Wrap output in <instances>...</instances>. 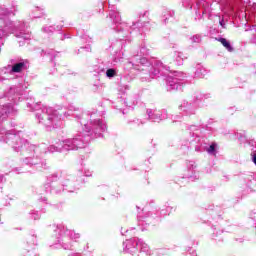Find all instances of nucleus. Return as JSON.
I'll list each match as a JSON object with an SVG mask.
<instances>
[{"mask_svg":"<svg viewBox=\"0 0 256 256\" xmlns=\"http://www.w3.org/2000/svg\"><path fill=\"white\" fill-rule=\"evenodd\" d=\"M252 161H253V163H255L256 164V154L254 153V154H252Z\"/></svg>","mask_w":256,"mask_h":256,"instance_id":"obj_36","label":"nucleus"},{"mask_svg":"<svg viewBox=\"0 0 256 256\" xmlns=\"http://www.w3.org/2000/svg\"><path fill=\"white\" fill-rule=\"evenodd\" d=\"M24 163L26 165H31V167H36V169H45L47 167V162L45 160H41L39 157L28 156L24 159Z\"/></svg>","mask_w":256,"mask_h":256,"instance_id":"obj_12","label":"nucleus"},{"mask_svg":"<svg viewBox=\"0 0 256 256\" xmlns=\"http://www.w3.org/2000/svg\"><path fill=\"white\" fill-rule=\"evenodd\" d=\"M13 113V106L11 104H6L0 107V121L9 117V114Z\"/></svg>","mask_w":256,"mask_h":256,"instance_id":"obj_14","label":"nucleus"},{"mask_svg":"<svg viewBox=\"0 0 256 256\" xmlns=\"http://www.w3.org/2000/svg\"><path fill=\"white\" fill-rule=\"evenodd\" d=\"M247 186L252 189V191L256 190V178L251 177V179H249V183L247 184Z\"/></svg>","mask_w":256,"mask_h":256,"instance_id":"obj_21","label":"nucleus"},{"mask_svg":"<svg viewBox=\"0 0 256 256\" xmlns=\"http://www.w3.org/2000/svg\"><path fill=\"white\" fill-rule=\"evenodd\" d=\"M54 29H55V28H53L52 26H49V27H45V28H44V31H45L46 33H49V32H53Z\"/></svg>","mask_w":256,"mask_h":256,"instance_id":"obj_32","label":"nucleus"},{"mask_svg":"<svg viewBox=\"0 0 256 256\" xmlns=\"http://www.w3.org/2000/svg\"><path fill=\"white\" fill-rule=\"evenodd\" d=\"M0 135H5V132H1Z\"/></svg>","mask_w":256,"mask_h":256,"instance_id":"obj_41","label":"nucleus"},{"mask_svg":"<svg viewBox=\"0 0 256 256\" xmlns=\"http://www.w3.org/2000/svg\"><path fill=\"white\" fill-rule=\"evenodd\" d=\"M5 141L12 147L13 151L19 153L23 147H28L29 151H33V153H39L41 149H45V146L42 145L40 147H35L34 145H29L26 140L22 139L21 136L17 134H11L9 132H5Z\"/></svg>","mask_w":256,"mask_h":256,"instance_id":"obj_5","label":"nucleus"},{"mask_svg":"<svg viewBox=\"0 0 256 256\" xmlns=\"http://www.w3.org/2000/svg\"><path fill=\"white\" fill-rule=\"evenodd\" d=\"M252 35H255V37H256V30H254V32L252 33Z\"/></svg>","mask_w":256,"mask_h":256,"instance_id":"obj_40","label":"nucleus"},{"mask_svg":"<svg viewBox=\"0 0 256 256\" xmlns=\"http://www.w3.org/2000/svg\"><path fill=\"white\" fill-rule=\"evenodd\" d=\"M56 231L59 233L58 242L62 245L63 249L69 250L73 247V241L81 239V234L68 229L65 226H59Z\"/></svg>","mask_w":256,"mask_h":256,"instance_id":"obj_6","label":"nucleus"},{"mask_svg":"<svg viewBox=\"0 0 256 256\" xmlns=\"http://www.w3.org/2000/svg\"><path fill=\"white\" fill-rule=\"evenodd\" d=\"M69 113H70V115H73L74 117H79L78 113H81V108L77 107L75 105H70L69 106Z\"/></svg>","mask_w":256,"mask_h":256,"instance_id":"obj_17","label":"nucleus"},{"mask_svg":"<svg viewBox=\"0 0 256 256\" xmlns=\"http://www.w3.org/2000/svg\"><path fill=\"white\" fill-rule=\"evenodd\" d=\"M5 181V178L3 176H0V183H3Z\"/></svg>","mask_w":256,"mask_h":256,"instance_id":"obj_38","label":"nucleus"},{"mask_svg":"<svg viewBox=\"0 0 256 256\" xmlns=\"http://www.w3.org/2000/svg\"><path fill=\"white\" fill-rule=\"evenodd\" d=\"M9 15H11V11L7 9L0 10V19H5V17H9Z\"/></svg>","mask_w":256,"mask_h":256,"instance_id":"obj_22","label":"nucleus"},{"mask_svg":"<svg viewBox=\"0 0 256 256\" xmlns=\"http://www.w3.org/2000/svg\"><path fill=\"white\" fill-rule=\"evenodd\" d=\"M7 32L3 29H0V39H3V37H6Z\"/></svg>","mask_w":256,"mask_h":256,"instance_id":"obj_33","label":"nucleus"},{"mask_svg":"<svg viewBox=\"0 0 256 256\" xmlns=\"http://www.w3.org/2000/svg\"><path fill=\"white\" fill-rule=\"evenodd\" d=\"M25 69H27V62L22 60L12 66L11 73H21L22 71H25Z\"/></svg>","mask_w":256,"mask_h":256,"instance_id":"obj_15","label":"nucleus"},{"mask_svg":"<svg viewBox=\"0 0 256 256\" xmlns=\"http://www.w3.org/2000/svg\"><path fill=\"white\" fill-rule=\"evenodd\" d=\"M179 109L180 111H184L186 115H193L195 113V104L184 100L179 106Z\"/></svg>","mask_w":256,"mask_h":256,"instance_id":"obj_13","label":"nucleus"},{"mask_svg":"<svg viewBox=\"0 0 256 256\" xmlns=\"http://www.w3.org/2000/svg\"><path fill=\"white\" fill-rule=\"evenodd\" d=\"M176 55H177L176 60L178 61V65H182L183 64V53L177 52Z\"/></svg>","mask_w":256,"mask_h":256,"instance_id":"obj_29","label":"nucleus"},{"mask_svg":"<svg viewBox=\"0 0 256 256\" xmlns=\"http://www.w3.org/2000/svg\"><path fill=\"white\" fill-rule=\"evenodd\" d=\"M165 71H169V67L164 65L161 61H156L150 71V75L146 74L143 76L142 81H151V79L157 77V75H165Z\"/></svg>","mask_w":256,"mask_h":256,"instance_id":"obj_8","label":"nucleus"},{"mask_svg":"<svg viewBox=\"0 0 256 256\" xmlns=\"http://www.w3.org/2000/svg\"><path fill=\"white\" fill-rule=\"evenodd\" d=\"M30 218L37 221V219H41V215H39V212L33 211L30 213Z\"/></svg>","mask_w":256,"mask_h":256,"instance_id":"obj_24","label":"nucleus"},{"mask_svg":"<svg viewBox=\"0 0 256 256\" xmlns=\"http://www.w3.org/2000/svg\"><path fill=\"white\" fill-rule=\"evenodd\" d=\"M28 243H30L31 245H35L37 243V236L35 235L29 236Z\"/></svg>","mask_w":256,"mask_h":256,"instance_id":"obj_27","label":"nucleus"},{"mask_svg":"<svg viewBox=\"0 0 256 256\" xmlns=\"http://www.w3.org/2000/svg\"><path fill=\"white\" fill-rule=\"evenodd\" d=\"M41 15H43V12H41L39 7H36L35 10H34L33 17H35L37 19V18L41 17Z\"/></svg>","mask_w":256,"mask_h":256,"instance_id":"obj_26","label":"nucleus"},{"mask_svg":"<svg viewBox=\"0 0 256 256\" xmlns=\"http://www.w3.org/2000/svg\"><path fill=\"white\" fill-rule=\"evenodd\" d=\"M17 37H19L20 39H24V41H29V39H31V34L20 33L19 35H17Z\"/></svg>","mask_w":256,"mask_h":256,"instance_id":"obj_25","label":"nucleus"},{"mask_svg":"<svg viewBox=\"0 0 256 256\" xmlns=\"http://www.w3.org/2000/svg\"><path fill=\"white\" fill-rule=\"evenodd\" d=\"M51 190H50V192L51 193H56V194H58V193H61V191H63V186H59V184H57V183H53V184H51Z\"/></svg>","mask_w":256,"mask_h":256,"instance_id":"obj_18","label":"nucleus"},{"mask_svg":"<svg viewBox=\"0 0 256 256\" xmlns=\"http://www.w3.org/2000/svg\"><path fill=\"white\" fill-rule=\"evenodd\" d=\"M147 115L148 119L154 123H159V121L167 119V111L165 110L148 109Z\"/></svg>","mask_w":256,"mask_h":256,"instance_id":"obj_11","label":"nucleus"},{"mask_svg":"<svg viewBox=\"0 0 256 256\" xmlns=\"http://www.w3.org/2000/svg\"><path fill=\"white\" fill-rule=\"evenodd\" d=\"M195 151H203V148L196 146Z\"/></svg>","mask_w":256,"mask_h":256,"instance_id":"obj_37","label":"nucleus"},{"mask_svg":"<svg viewBox=\"0 0 256 256\" xmlns=\"http://www.w3.org/2000/svg\"><path fill=\"white\" fill-rule=\"evenodd\" d=\"M217 41H219V43H221L223 47H225V49H227V51L230 53L233 51V46H231V42H229L227 39L218 38Z\"/></svg>","mask_w":256,"mask_h":256,"instance_id":"obj_16","label":"nucleus"},{"mask_svg":"<svg viewBox=\"0 0 256 256\" xmlns=\"http://www.w3.org/2000/svg\"><path fill=\"white\" fill-rule=\"evenodd\" d=\"M219 23H220L222 29H225V20L221 19V20H219Z\"/></svg>","mask_w":256,"mask_h":256,"instance_id":"obj_34","label":"nucleus"},{"mask_svg":"<svg viewBox=\"0 0 256 256\" xmlns=\"http://www.w3.org/2000/svg\"><path fill=\"white\" fill-rule=\"evenodd\" d=\"M117 75V71H115V69L110 68L106 71V76L109 77V79H111L112 77H115Z\"/></svg>","mask_w":256,"mask_h":256,"instance_id":"obj_23","label":"nucleus"},{"mask_svg":"<svg viewBox=\"0 0 256 256\" xmlns=\"http://www.w3.org/2000/svg\"><path fill=\"white\" fill-rule=\"evenodd\" d=\"M36 118L48 131L58 129L62 125L61 118L57 116V112L53 108L41 106V104H37L36 106Z\"/></svg>","mask_w":256,"mask_h":256,"instance_id":"obj_1","label":"nucleus"},{"mask_svg":"<svg viewBox=\"0 0 256 256\" xmlns=\"http://www.w3.org/2000/svg\"><path fill=\"white\" fill-rule=\"evenodd\" d=\"M109 17L111 20H113L114 25H116V27H114V29H116V31L129 30V25L125 22H121V15H119V12L111 11L109 13Z\"/></svg>","mask_w":256,"mask_h":256,"instance_id":"obj_10","label":"nucleus"},{"mask_svg":"<svg viewBox=\"0 0 256 256\" xmlns=\"http://www.w3.org/2000/svg\"><path fill=\"white\" fill-rule=\"evenodd\" d=\"M141 67H149V61L145 57L134 56L131 62L125 64V69H136L137 71H145V68Z\"/></svg>","mask_w":256,"mask_h":256,"instance_id":"obj_9","label":"nucleus"},{"mask_svg":"<svg viewBox=\"0 0 256 256\" xmlns=\"http://www.w3.org/2000/svg\"><path fill=\"white\" fill-rule=\"evenodd\" d=\"M217 147V144L213 143L208 148L205 149L209 155H217V152L215 148Z\"/></svg>","mask_w":256,"mask_h":256,"instance_id":"obj_20","label":"nucleus"},{"mask_svg":"<svg viewBox=\"0 0 256 256\" xmlns=\"http://www.w3.org/2000/svg\"><path fill=\"white\" fill-rule=\"evenodd\" d=\"M187 169L190 173H195V169H197V164L195 163V161H188Z\"/></svg>","mask_w":256,"mask_h":256,"instance_id":"obj_19","label":"nucleus"},{"mask_svg":"<svg viewBox=\"0 0 256 256\" xmlns=\"http://www.w3.org/2000/svg\"><path fill=\"white\" fill-rule=\"evenodd\" d=\"M192 43H201V36L200 35H194L191 38Z\"/></svg>","mask_w":256,"mask_h":256,"instance_id":"obj_28","label":"nucleus"},{"mask_svg":"<svg viewBox=\"0 0 256 256\" xmlns=\"http://www.w3.org/2000/svg\"><path fill=\"white\" fill-rule=\"evenodd\" d=\"M81 125H84L88 137H101L104 131H107V124L97 118V114H83Z\"/></svg>","mask_w":256,"mask_h":256,"instance_id":"obj_2","label":"nucleus"},{"mask_svg":"<svg viewBox=\"0 0 256 256\" xmlns=\"http://www.w3.org/2000/svg\"><path fill=\"white\" fill-rule=\"evenodd\" d=\"M57 179H58L57 174H52V175L49 177V181L52 182V183H55V181H57Z\"/></svg>","mask_w":256,"mask_h":256,"instance_id":"obj_31","label":"nucleus"},{"mask_svg":"<svg viewBox=\"0 0 256 256\" xmlns=\"http://www.w3.org/2000/svg\"><path fill=\"white\" fill-rule=\"evenodd\" d=\"M42 153H47V150H43V152Z\"/></svg>","mask_w":256,"mask_h":256,"instance_id":"obj_42","label":"nucleus"},{"mask_svg":"<svg viewBox=\"0 0 256 256\" xmlns=\"http://www.w3.org/2000/svg\"><path fill=\"white\" fill-rule=\"evenodd\" d=\"M204 73H205V69L199 68L196 70L195 75H196V77H203L205 75Z\"/></svg>","mask_w":256,"mask_h":256,"instance_id":"obj_30","label":"nucleus"},{"mask_svg":"<svg viewBox=\"0 0 256 256\" xmlns=\"http://www.w3.org/2000/svg\"><path fill=\"white\" fill-rule=\"evenodd\" d=\"M86 177H91V172L87 173Z\"/></svg>","mask_w":256,"mask_h":256,"instance_id":"obj_39","label":"nucleus"},{"mask_svg":"<svg viewBox=\"0 0 256 256\" xmlns=\"http://www.w3.org/2000/svg\"><path fill=\"white\" fill-rule=\"evenodd\" d=\"M123 251L132 256H151L149 245L139 238H132L123 242Z\"/></svg>","mask_w":256,"mask_h":256,"instance_id":"obj_4","label":"nucleus"},{"mask_svg":"<svg viewBox=\"0 0 256 256\" xmlns=\"http://www.w3.org/2000/svg\"><path fill=\"white\" fill-rule=\"evenodd\" d=\"M187 77L183 72H174L168 76L167 89L168 91H177L181 89V81Z\"/></svg>","mask_w":256,"mask_h":256,"instance_id":"obj_7","label":"nucleus"},{"mask_svg":"<svg viewBox=\"0 0 256 256\" xmlns=\"http://www.w3.org/2000/svg\"><path fill=\"white\" fill-rule=\"evenodd\" d=\"M199 99H201V98H199V95L196 94V96H194L193 103H196L197 101H199Z\"/></svg>","mask_w":256,"mask_h":256,"instance_id":"obj_35","label":"nucleus"},{"mask_svg":"<svg viewBox=\"0 0 256 256\" xmlns=\"http://www.w3.org/2000/svg\"><path fill=\"white\" fill-rule=\"evenodd\" d=\"M75 136L74 138H68L65 140H58L54 144L47 148L49 153H61V151H77L85 147V140L81 138V135Z\"/></svg>","mask_w":256,"mask_h":256,"instance_id":"obj_3","label":"nucleus"}]
</instances>
